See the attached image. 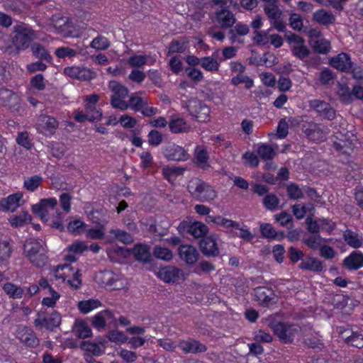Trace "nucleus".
Instances as JSON below:
<instances>
[{
    "label": "nucleus",
    "instance_id": "1",
    "mask_svg": "<svg viewBox=\"0 0 363 363\" xmlns=\"http://www.w3.org/2000/svg\"><path fill=\"white\" fill-rule=\"evenodd\" d=\"M57 204V201L55 198H48L41 199L38 203L33 205L32 211L33 213L40 218L44 222L50 221V225L52 228L64 230L63 216L61 212L56 211L59 218L56 220H51L49 212L54 210Z\"/></svg>",
    "mask_w": 363,
    "mask_h": 363
},
{
    "label": "nucleus",
    "instance_id": "2",
    "mask_svg": "<svg viewBox=\"0 0 363 363\" xmlns=\"http://www.w3.org/2000/svg\"><path fill=\"white\" fill-rule=\"evenodd\" d=\"M24 254L30 263L36 267L43 266L47 260L46 250L42 240L30 239L24 244Z\"/></svg>",
    "mask_w": 363,
    "mask_h": 363
},
{
    "label": "nucleus",
    "instance_id": "3",
    "mask_svg": "<svg viewBox=\"0 0 363 363\" xmlns=\"http://www.w3.org/2000/svg\"><path fill=\"white\" fill-rule=\"evenodd\" d=\"M35 38V31L28 25L20 23L13 26L11 42L18 52L27 49Z\"/></svg>",
    "mask_w": 363,
    "mask_h": 363
},
{
    "label": "nucleus",
    "instance_id": "4",
    "mask_svg": "<svg viewBox=\"0 0 363 363\" xmlns=\"http://www.w3.org/2000/svg\"><path fill=\"white\" fill-rule=\"evenodd\" d=\"M52 276L62 283H67L70 287L78 289L82 284L81 275L78 269L65 264L59 265L52 271Z\"/></svg>",
    "mask_w": 363,
    "mask_h": 363
},
{
    "label": "nucleus",
    "instance_id": "5",
    "mask_svg": "<svg viewBox=\"0 0 363 363\" xmlns=\"http://www.w3.org/2000/svg\"><path fill=\"white\" fill-rule=\"evenodd\" d=\"M187 188L193 196L201 201L208 202L217 196L216 191L211 186L199 179H191Z\"/></svg>",
    "mask_w": 363,
    "mask_h": 363
},
{
    "label": "nucleus",
    "instance_id": "6",
    "mask_svg": "<svg viewBox=\"0 0 363 363\" xmlns=\"http://www.w3.org/2000/svg\"><path fill=\"white\" fill-rule=\"evenodd\" d=\"M108 88L111 91V104L115 108L125 111L128 108V102L125 101L128 95V89L117 81H111Z\"/></svg>",
    "mask_w": 363,
    "mask_h": 363
},
{
    "label": "nucleus",
    "instance_id": "7",
    "mask_svg": "<svg viewBox=\"0 0 363 363\" xmlns=\"http://www.w3.org/2000/svg\"><path fill=\"white\" fill-rule=\"evenodd\" d=\"M99 284L108 290H120L125 287V280L118 274L110 271L101 272L96 276Z\"/></svg>",
    "mask_w": 363,
    "mask_h": 363
},
{
    "label": "nucleus",
    "instance_id": "8",
    "mask_svg": "<svg viewBox=\"0 0 363 363\" xmlns=\"http://www.w3.org/2000/svg\"><path fill=\"white\" fill-rule=\"evenodd\" d=\"M270 328L279 340L284 343L291 342L300 332L298 325L281 322L270 323Z\"/></svg>",
    "mask_w": 363,
    "mask_h": 363
},
{
    "label": "nucleus",
    "instance_id": "9",
    "mask_svg": "<svg viewBox=\"0 0 363 363\" xmlns=\"http://www.w3.org/2000/svg\"><path fill=\"white\" fill-rule=\"evenodd\" d=\"M184 106L198 121L207 122L210 120V108L201 101L191 98L184 103Z\"/></svg>",
    "mask_w": 363,
    "mask_h": 363
},
{
    "label": "nucleus",
    "instance_id": "10",
    "mask_svg": "<svg viewBox=\"0 0 363 363\" xmlns=\"http://www.w3.org/2000/svg\"><path fill=\"white\" fill-rule=\"evenodd\" d=\"M157 276L166 283L178 284L184 281L188 274L179 268L167 266L160 269Z\"/></svg>",
    "mask_w": 363,
    "mask_h": 363
},
{
    "label": "nucleus",
    "instance_id": "11",
    "mask_svg": "<svg viewBox=\"0 0 363 363\" xmlns=\"http://www.w3.org/2000/svg\"><path fill=\"white\" fill-rule=\"evenodd\" d=\"M289 43L291 52L296 57L304 60L308 57L310 50L305 44V40L296 34H291L286 37Z\"/></svg>",
    "mask_w": 363,
    "mask_h": 363
},
{
    "label": "nucleus",
    "instance_id": "12",
    "mask_svg": "<svg viewBox=\"0 0 363 363\" xmlns=\"http://www.w3.org/2000/svg\"><path fill=\"white\" fill-rule=\"evenodd\" d=\"M264 11L269 19L273 28L280 32H284L286 30V24L281 19L282 11L279 9L277 4L265 6Z\"/></svg>",
    "mask_w": 363,
    "mask_h": 363
},
{
    "label": "nucleus",
    "instance_id": "13",
    "mask_svg": "<svg viewBox=\"0 0 363 363\" xmlns=\"http://www.w3.org/2000/svg\"><path fill=\"white\" fill-rule=\"evenodd\" d=\"M37 131L45 136L52 135L58 127L57 120L50 116H40L36 123Z\"/></svg>",
    "mask_w": 363,
    "mask_h": 363
},
{
    "label": "nucleus",
    "instance_id": "14",
    "mask_svg": "<svg viewBox=\"0 0 363 363\" xmlns=\"http://www.w3.org/2000/svg\"><path fill=\"white\" fill-rule=\"evenodd\" d=\"M71 27L72 25L67 18L54 16L50 21L48 30L59 33L64 36H71Z\"/></svg>",
    "mask_w": 363,
    "mask_h": 363
},
{
    "label": "nucleus",
    "instance_id": "15",
    "mask_svg": "<svg viewBox=\"0 0 363 363\" xmlns=\"http://www.w3.org/2000/svg\"><path fill=\"white\" fill-rule=\"evenodd\" d=\"M163 153L168 160L184 162L189 159L187 151L182 146L174 143L167 145L164 148Z\"/></svg>",
    "mask_w": 363,
    "mask_h": 363
},
{
    "label": "nucleus",
    "instance_id": "16",
    "mask_svg": "<svg viewBox=\"0 0 363 363\" xmlns=\"http://www.w3.org/2000/svg\"><path fill=\"white\" fill-rule=\"evenodd\" d=\"M337 332L347 344L359 348L363 347L362 334L353 332L349 328H344L342 327L337 328Z\"/></svg>",
    "mask_w": 363,
    "mask_h": 363
},
{
    "label": "nucleus",
    "instance_id": "17",
    "mask_svg": "<svg viewBox=\"0 0 363 363\" xmlns=\"http://www.w3.org/2000/svg\"><path fill=\"white\" fill-rule=\"evenodd\" d=\"M23 195L21 192H16L0 200V211H15L18 207L23 204Z\"/></svg>",
    "mask_w": 363,
    "mask_h": 363
},
{
    "label": "nucleus",
    "instance_id": "18",
    "mask_svg": "<svg viewBox=\"0 0 363 363\" xmlns=\"http://www.w3.org/2000/svg\"><path fill=\"white\" fill-rule=\"evenodd\" d=\"M64 74L71 78L81 81L91 80L95 77V73L91 69L77 66L65 67Z\"/></svg>",
    "mask_w": 363,
    "mask_h": 363
},
{
    "label": "nucleus",
    "instance_id": "19",
    "mask_svg": "<svg viewBox=\"0 0 363 363\" xmlns=\"http://www.w3.org/2000/svg\"><path fill=\"white\" fill-rule=\"evenodd\" d=\"M309 106L311 108L315 110L319 113L321 116L327 118L329 120H332L335 118V112L330 107V106L323 101L314 99L309 101Z\"/></svg>",
    "mask_w": 363,
    "mask_h": 363
},
{
    "label": "nucleus",
    "instance_id": "20",
    "mask_svg": "<svg viewBox=\"0 0 363 363\" xmlns=\"http://www.w3.org/2000/svg\"><path fill=\"white\" fill-rule=\"evenodd\" d=\"M155 62V59L150 55L141 53H133L126 60V63L131 67H141L144 65H152Z\"/></svg>",
    "mask_w": 363,
    "mask_h": 363
},
{
    "label": "nucleus",
    "instance_id": "21",
    "mask_svg": "<svg viewBox=\"0 0 363 363\" xmlns=\"http://www.w3.org/2000/svg\"><path fill=\"white\" fill-rule=\"evenodd\" d=\"M179 255L186 264H193L197 261L199 253L194 247L182 245L179 247Z\"/></svg>",
    "mask_w": 363,
    "mask_h": 363
},
{
    "label": "nucleus",
    "instance_id": "22",
    "mask_svg": "<svg viewBox=\"0 0 363 363\" xmlns=\"http://www.w3.org/2000/svg\"><path fill=\"white\" fill-rule=\"evenodd\" d=\"M113 320V315L108 310L101 311L92 317V325L98 329H104L107 323H111Z\"/></svg>",
    "mask_w": 363,
    "mask_h": 363
},
{
    "label": "nucleus",
    "instance_id": "23",
    "mask_svg": "<svg viewBox=\"0 0 363 363\" xmlns=\"http://www.w3.org/2000/svg\"><path fill=\"white\" fill-rule=\"evenodd\" d=\"M61 320L62 318L60 314L57 311H54L48 318L36 319L35 320V325L40 328H45L48 330H52V328L60 325Z\"/></svg>",
    "mask_w": 363,
    "mask_h": 363
},
{
    "label": "nucleus",
    "instance_id": "24",
    "mask_svg": "<svg viewBox=\"0 0 363 363\" xmlns=\"http://www.w3.org/2000/svg\"><path fill=\"white\" fill-rule=\"evenodd\" d=\"M199 246L201 252L208 256H216L218 255L216 239L213 236H208L200 241Z\"/></svg>",
    "mask_w": 363,
    "mask_h": 363
},
{
    "label": "nucleus",
    "instance_id": "25",
    "mask_svg": "<svg viewBox=\"0 0 363 363\" xmlns=\"http://www.w3.org/2000/svg\"><path fill=\"white\" fill-rule=\"evenodd\" d=\"M215 21L221 28H230L235 23V17L229 10L222 9L216 13Z\"/></svg>",
    "mask_w": 363,
    "mask_h": 363
},
{
    "label": "nucleus",
    "instance_id": "26",
    "mask_svg": "<svg viewBox=\"0 0 363 363\" xmlns=\"http://www.w3.org/2000/svg\"><path fill=\"white\" fill-rule=\"evenodd\" d=\"M178 347L184 353L201 352L206 350L205 345L193 339L181 340L178 344Z\"/></svg>",
    "mask_w": 363,
    "mask_h": 363
},
{
    "label": "nucleus",
    "instance_id": "27",
    "mask_svg": "<svg viewBox=\"0 0 363 363\" xmlns=\"http://www.w3.org/2000/svg\"><path fill=\"white\" fill-rule=\"evenodd\" d=\"M72 333L75 336L81 339L88 338L92 336V331L90 327L87 323L82 319L75 320L72 327Z\"/></svg>",
    "mask_w": 363,
    "mask_h": 363
},
{
    "label": "nucleus",
    "instance_id": "28",
    "mask_svg": "<svg viewBox=\"0 0 363 363\" xmlns=\"http://www.w3.org/2000/svg\"><path fill=\"white\" fill-rule=\"evenodd\" d=\"M18 337L21 342L28 347H35L38 345V340L33 330L30 328H21L18 332Z\"/></svg>",
    "mask_w": 363,
    "mask_h": 363
},
{
    "label": "nucleus",
    "instance_id": "29",
    "mask_svg": "<svg viewBox=\"0 0 363 363\" xmlns=\"http://www.w3.org/2000/svg\"><path fill=\"white\" fill-rule=\"evenodd\" d=\"M67 230L70 234L79 235L86 230V224L80 218L69 217L67 225Z\"/></svg>",
    "mask_w": 363,
    "mask_h": 363
},
{
    "label": "nucleus",
    "instance_id": "30",
    "mask_svg": "<svg viewBox=\"0 0 363 363\" xmlns=\"http://www.w3.org/2000/svg\"><path fill=\"white\" fill-rule=\"evenodd\" d=\"M344 265L348 269H357L363 267V253L354 251L345 258Z\"/></svg>",
    "mask_w": 363,
    "mask_h": 363
},
{
    "label": "nucleus",
    "instance_id": "31",
    "mask_svg": "<svg viewBox=\"0 0 363 363\" xmlns=\"http://www.w3.org/2000/svg\"><path fill=\"white\" fill-rule=\"evenodd\" d=\"M330 64L332 67L341 71H346L351 67L350 57L346 53L343 52L331 58Z\"/></svg>",
    "mask_w": 363,
    "mask_h": 363
},
{
    "label": "nucleus",
    "instance_id": "32",
    "mask_svg": "<svg viewBox=\"0 0 363 363\" xmlns=\"http://www.w3.org/2000/svg\"><path fill=\"white\" fill-rule=\"evenodd\" d=\"M147 105V100L145 94L142 92L133 94L128 102V108L134 111H140L144 106Z\"/></svg>",
    "mask_w": 363,
    "mask_h": 363
},
{
    "label": "nucleus",
    "instance_id": "33",
    "mask_svg": "<svg viewBox=\"0 0 363 363\" xmlns=\"http://www.w3.org/2000/svg\"><path fill=\"white\" fill-rule=\"evenodd\" d=\"M186 168L177 166H164L162 168V174L170 183H174L176 179L183 175Z\"/></svg>",
    "mask_w": 363,
    "mask_h": 363
},
{
    "label": "nucleus",
    "instance_id": "34",
    "mask_svg": "<svg viewBox=\"0 0 363 363\" xmlns=\"http://www.w3.org/2000/svg\"><path fill=\"white\" fill-rule=\"evenodd\" d=\"M19 102L18 96L11 90L0 89V103L9 107H15Z\"/></svg>",
    "mask_w": 363,
    "mask_h": 363
},
{
    "label": "nucleus",
    "instance_id": "35",
    "mask_svg": "<svg viewBox=\"0 0 363 363\" xmlns=\"http://www.w3.org/2000/svg\"><path fill=\"white\" fill-rule=\"evenodd\" d=\"M299 267L305 270L320 272L323 269V264L317 258L308 257L301 262Z\"/></svg>",
    "mask_w": 363,
    "mask_h": 363
},
{
    "label": "nucleus",
    "instance_id": "36",
    "mask_svg": "<svg viewBox=\"0 0 363 363\" xmlns=\"http://www.w3.org/2000/svg\"><path fill=\"white\" fill-rule=\"evenodd\" d=\"M194 163L200 168L206 169L210 167L208 155L206 150L197 147L194 153Z\"/></svg>",
    "mask_w": 363,
    "mask_h": 363
},
{
    "label": "nucleus",
    "instance_id": "37",
    "mask_svg": "<svg viewBox=\"0 0 363 363\" xmlns=\"http://www.w3.org/2000/svg\"><path fill=\"white\" fill-rule=\"evenodd\" d=\"M101 306V302L96 298L83 300L79 301L77 304L78 309L83 314H87Z\"/></svg>",
    "mask_w": 363,
    "mask_h": 363
},
{
    "label": "nucleus",
    "instance_id": "38",
    "mask_svg": "<svg viewBox=\"0 0 363 363\" xmlns=\"http://www.w3.org/2000/svg\"><path fill=\"white\" fill-rule=\"evenodd\" d=\"M343 238L347 244L353 248H359L363 244L362 236L350 230L344 232Z\"/></svg>",
    "mask_w": 363,
    "mask_h": 363
},
{
    "label": "nucleus",
    "instance_id": "39",
    "mask_svg": "<svg viewBox=\"0 0 363 363\" xmlns=\"http://www.w3.org/2000/svg\"><path fill=\"white\" fill-rule=\"evenodd\" d=\"M313 20L321 25H328L335 21L334 15L324 9L316 11L313 13Z\"/></svg>",
    "mask_w": 363,
    "mask_h": 363
},
{
    "label": "nucleus",
    "instance_id": "40",
    "mask_svg": "<svg viewBox=\"0 0 363 363\" xmlns=\"http://www.w3.org/2000/svg\"><path fill=\"white\" fill-rule=\"evenodd\" d=\"M206 222L208 223H214L225 228H238V223L221 216L214 217L208 216L206 218Z\"/></svg>",
    "mask_w": 363,
    "mask_h": 363
},
{
    "label": "nucleus",
    "instance_id": "41",
    "mask_svg": "<svg viewBox=\"0 0 363 363\" xmlns=\"http://www.w3.org/2000/svg\"><path fill=\"white\" fill-rule=\"evenodd\" d=\"M60 294L52 287H49L48 291V295L44 297L41 301L43 306L48 308H55L57 305V302L60 298Z\"/></svg>",
    "mask_w": 363,
    "mask_h": 363
},
{
    "label": "nucleus",
    "instance_id": "42",
    "mask_svg": "<svg viewBox=\"0 0 363 363\" xmlns=\"http://www.w3.org/2000/svg\"><path fill=\"white\" fill-rule=\"evenodd\" d=\"M293 213L294 216L298 218H303L306 214L313 215L314 207L313 204L308 203L306 205L295 204L292 207Z\"/></svg>",
    "mask_w": 363,
    "mask_h": 363
},
{
    "label": "nucleus",
    "instance_id": "43",
    "mask_svg": "<svg viewBox=\"0 0 363 363\" xmlns=\"http://www.w3.org/2000/svg\"><path fill=\"white\" fill-rule=\"evenodd\" d=\"M3 289L4 292L10 297L14 299L21 298L24 293L23 289L14 284L8 282L4 284Z\"/></svg>",
    "mask_w": 363,
    "mask_h": 363
},
{
    "label": "nucleus",
    "instance_id": "44",
    "mask_svg": "<svg viewBox=\"0 0 363 363\" xmlns=\"http://www.w3.org/2000/svg\"><path fill=\"white\" fill-rule=\"evenodd\" d=\"M170 130L174 133L186 132L190 127L182 118H177L171 120L169 123Z\"/></svg>",
    "mask_w": 363,
    "mask_h": 363
},
{
    "label": "nucleus",
    "instance_id": "45",
    "mask_svg": "<svg viewBox=\"0 0 363 363\" xmlns=\"http://www.w3.org/2000/svg\"><path fill=\"white\" fill-rule=\"evenodd\" d=\"M188 43L189 40L186 38L172 41L169 45L167 55L184 52L187 48Z\"/></svg>",
    "mask_w": 363,
    "mask_h": 363
},
{
    "label": "nucleus",
    "instance_id": "46",
    "mask_svg": "<svg viewBox=\"0 0 363 363\" xmlns=\"http://www.w3.org/2000/svg\"><path fill=\"white\" fill-rule=\"evenodd\" d=\"M254 296L262 303L268 304L272 299V291L266 287H257L254 290Z\"/></svg>",
    "mask_w": 363,
    "mask_h": 363
},
{
    "label": "nucleus",
    "instance_id": "47",
    "mask_svg": "<svg viewBox=\"0 0 363 363\" xmlns=\"http://www.w3.org/2000/svg\"><path fill=\"white\" fill-rule=\"evenodd\" d=\"M108 340L117 345H122L128 342V337L122 331L111 330L106 334Z\"/></svg>",
    "mask_w": 363,
    "mask_h": 363
},
{
    "label": "nucleus",
    "instance_id": "48",
    "mask_svg": "<svg viewBox=\"0 0 363 363\" xmlns=\"http://www.w3.org/2000/svg\"><path fill=\"white\" fill-rule=\"evenodd\" d=\"M311 45L313 50L320 54H326L330 50V42L323 37L313 40Z\"/></svg>",
    "mask_w": 363,
    "mask_h": 363
},
{
    "label": "nucleus",
    "instance_id": "49",
    "mask_svg": "<svg viewBox=\"0 0 363 363\" xmlns=\"http://www.w3.org/2000/svg\"><path fill=\"white\" fill-rule=\"evenodd\" d=\"M135 257L142 262H147L150 257L149 248L144 245H138L133 248Z\"/></svg>",
    "mask_w": 363,
    "mask_h": 363
},
{
    "label": "nucleus",
    "instance_id": "50",
    "mask_svg": "<svg viewBox=\"0 0 363 363\" xmlns=\"http://www.w3.org/2000/svg\"><path fill=\"white\" fill-rule=\"evenodd\" d=\"M305 133L310 138L314 140H323L325 138V134H323L316 123H309L308 128L305 129Z\"/></svg>",
    "mask_w": 363,
    "mask_h": 363
},
{
    "label": "nucleus",
    "instance_id": "51",
    "mask_svg": "<svg viewBox=\"0 0 363 363\" xmlns=\"http://www.w3.org/2000/svg\"><path fill=\"white\" fill-rule=\"evenodd\" d=\"M188 232L195 238H200L208 232V228L201 222H195L189 226Z\"/></svg>",
    "mask_w": 363,
    "mask_h": 363
},
{
    "label": "nucleus",
    "instance_id": "52",
    "mask_svg": "<svg viewBox=\"0 0 363 363\" xmlns=\"http://www.w3.org/2000/svg\"><path fill=\"white\" fill-rule=\"evenodd\" d=\"M257 152L258 155L264 160L272 159L276 154L275 150L269 145L262 144L257 147Z\"/></svg>",
    "mask_w": 363,
    "mask_h": 363
},
{
    "label": "nucleus",
    "instance_id": "53",
    "mask_svg": "<svg viewBox=\"0 0 363 363\" xmlns=\"http://www.w3.org/2000/svg\"><path fill=\"white\" fill-rule=\"evenodd\" d=\"M31 217L28 213L22 212L19 215L11 218L9 222L12 226L19 227L29 223Z\"/></svg>",
    "mask_w": 363,
    "mask_h": 363
},
{
    "label": "nucleus",
    "instance_id": "54",
    "mask_svg": "<svg viewBox=\"0 0 363 363\" xmlns=\"http://www.w3.org/2000/svg\"><path fill=\"white\" fill-rule=\"evenodd\" d=\"M201 66L206 71L216 72L218 70L219 63L216 59L207 57L201 59Z\"/></svg>",
    "mask_w": 363,
    "mask_h": 363
},
{
    "label": "nucleus",
    "instance_id": "55",
    "mask_svg": "<svg viewBox=\"0 0 363 363\" xmlns=\"http://www.w3.org/2000/svg\"><path fill=\"white\" fill-rule=\"evenodd\" d=\"M101 116L102 113L101 111H96L94 115H88L86 112L85 114H83L82 112H77L74 116V118L77 121L80 123L84 122L86 121L93 122L100 120Z\"/></svg>",
    "mask_w": 363,
    "mask_h": 363
},
{
    "label": "nucleus",
    "instance_id": "56",
    "mask_svg": "<svg viewBox=\"0 0 363 363\" xmlns=\"http://www.w3.org/2000/svg\"><path fill=\"white\" fill-rule=\"evenodd\" d=\"M104 225H101L96 226V228H92L87 229L85 231L86 235L87 238L94 239V240H101L104 238Z\"/></svg>",
    "mask_w": 363,
    "mask_h": 363
},
{
    "label": "nucleus",
    "instance_id": "57",
    "mask_svg": "<svg viewBox=\"0 0 363 363\" xmlns=\"http://www.w3.org/2000/svg\"><path fill=\"white\" fill-rule=\"evenodd\" d=\"M110 233L113 238L125 244L132 242L133 238L131 235L126 232L119 229H112L110 230Z\"/></svg>",
    "mask_w": 363,
    "mask_h": 363
},
{
    "label": "nucleus",
    "instance_id": "58",
    "mask_svg": "<svg viewBox=\"0 0 363 363\" xmlns=\"http://www.w3.org/2000/svg\"><path fill=\"white\" fill-rule=\"evenodd\" d=\"M42 180L40 176L30 177L24 180L23 186L28 191H33L39 186Z\"/></svg>",
    "mask_w": 363,
    "mask_h": 363
},
{
    "label": "nucleus",
    "instance_id": "59",
    "mask_svg": "<svg viewBox=\"0 0 363 363\" xmlns=\"http://www.w3.org/2000/svg\"><path fill=\"white\" fill-rule=\"evenodd\" d=\"M169 66L174 74H179L184 69L182 59L180 56H173L169 61Z\"/></svg>",
    "mask_w": 363,
    "mask_h": 363
},
{
    "label": "nucleus",
    "instance_id": "60",
    "mask_svg": "<svg viewBox=\"0 0 363 363\" xmlns=\"http://www.w3.org/2000/svg\"><path fill=\"white\" fill-rule=\"evenodd\" d=\"M154 255L157 258L164 261H170L173 257V254L171 250L162 247H155Z\"/></svg>",
    "mask_w": 363,
    "mask_h": 363
},
{
    "label": "nucleus",
    "instance_id": "61",
    "mask_svg": "<svg viewBox=\"0 0 363 363\" xmlns=\"http://www.w3.org/2000/svg\"><path fill=\"white\" fill-rule=\"evenodd\" d=\"M82 349L96 356L101 355L104 352V350H101L98 345L89 341L82 342Z\"/></svg>",
    "mask_w": 363,
    "mask_h": 363
},
{
    "label": "nucleus",
    "instance_id": "62",
    "mask_svg": "<svg viewBox=\"0 0 363 363\" xmlns=\"http://www.w3.org/2000/svg\"><path fill=\"white\" fill-rule=\"evenodd\" d=\"M289 25L295 30H301L303 26V19L300 14L291 13L289 16Z\"/></svg>",
    "mask_w": 363,
    "mask_h": 363
},
{
    "label": "nucleus",
    "instance_id": "63",
    "mask_svg": "<svg viewBox=\"0 0 363 363\" xmlns=\"http://www.w3.org/2000/svg\"><path fill=\"white\" fill-rule=\"evenodd\" d=\"M110 43L108 40L104 36H99L94 38L90 43V46L92 48L101 50L107 49Z\"/></svg>",
    "mask_w": 363,
    "mask_h": 363
},
{
    "label": "nucleus",
    "instance_id": "64",
    "mask_svg": "<svg viewBox=\"0 0 363 363\" xmlns=\"http://www.w3.org/2000/svg\"><path fill=\"white\" fill-rule=\"evenodd\" d=\"M338 95L344 103H350L352 101L350 89L346 84H339Z\"/></svg>",
    "mask_w": 363,
    "mask_h": 363
}]
</instances>
